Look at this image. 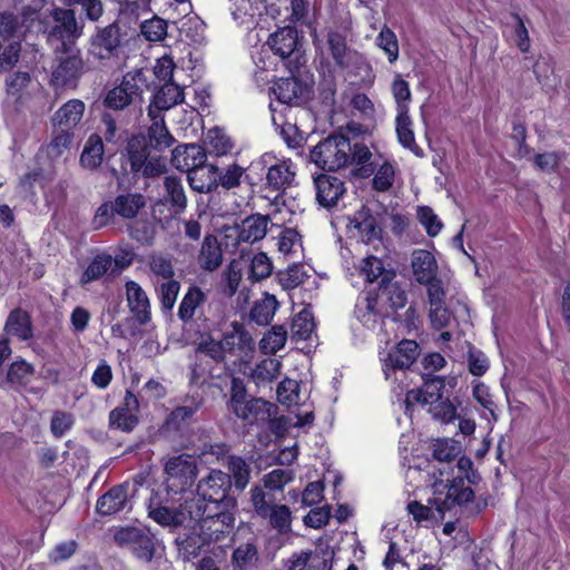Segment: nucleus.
<instances>
[{"mask_svg":"<svg viewBox=\"0 0 570 570\" xmlns=\"http://www.w3.org/2000/svg\"><path fill=\"white\" fill-rule=\"evenodd\" d=\"M190 520L195 522L193 532L184 539H178L179 552L184 560L195 558L202 548L210 542L220 540L233 529L234 518L226 512V508H219L218 513L210 512V509L203 508L197 503L195 508L187 505Z\"/></svg>","mask_w":570,"mask_h":570,"instance_id":"f257e3e1","label":"nucleus"},{"mask_svg":"<svg viewBox=\"0 0 570 570\" xmlns=\"http://www.w3.org/2000/svg\"><path fill=\"white\" fill-rule=\"evenodd\" d=\"M372 153L364 144L355 142L342 135L330 136L311 151V159L326 170H338L348 165L362 166L370 161Z\"/></svg>","mask_w":570,"mask_h":570,"instance_id":"f03ea898","label":"nucleus"},{"mask_svg":"<svg viewBox=\"0 0 570 570\" xmlns=\"http://www.w3.org/2000/svg\"><path fill=\"white\" fill-rule=\"evenodd\" d=\"M255 169L265 173L267 185L273 188L272 193L279 196V190L291 187L296 176L294 163L273 153L263 154L256 160Z\"/></svg>","mask_w":570,"mask_h":570,"instance_id":"7ed1b4c3","label":"nucleus"},{"mask_svg":"<svg viewBox=\"0 0 570 570\" xmlns=\"http://www.w3.org/2000/svg\"><path fill=\"white\" fill-rule=\"evenodd\" d=\"M230 476L219 470H212L197 485L198 499H194L187 505L202 504L210 509V512L218 513L219 508H226L225 499L230 488Z\"/></svg>","mask_w":570,"mask_h":570,"instance_id":"20e7f679","label":"nucleus"},{"mask_svg":"<svg viewBox=\"0 0 570 570\" xmlns=\"http://www.w3.org/2000/svg\"><path fill=\"white\" fill-rule=\"evenodd\" d=\"M253 207L265 210L264 214H252V242L259 240L265 237L267 233L268 222L273 226H281L285 219L282 216L286 213L283 197L276 195H256L254 198Z\"/></svg>","mask_w":570,"mask_h":570,"instance_id":"39448f33","label":"nucleus"},{"mask_svg":"<svg viewBox=\"0 0 570 570\" xmlns=\"http://www.w3.org/2000/svg\"><path fill=\"white\" fill-rule=\"evenodd\" d=\"M433 497L429 502L439 513L451 509L454 504H463L473 499V491L465 487L462 480L450 483L449 478L435 480L432 483Z\"/></svg>","mask_w":570,"mask_h":570,"instance_id":"423d86ee","label":"nucleus"},{"mask_svg":"<svg viewBox=\"0 0 570 570\" xmlns=\"http://www.w3.org/2000/svg\"><path fill=\"white\" fill-rule=\"evenodd\" d=\"M233 331L225 334L223 341H216L210 336H202L197 351L206 354L216 362L223 361L226 352L235 348L245 350L248 344L247 334L243 323L233 322Z\"/></svg>","mask_w":570,"mask_h":570,"instance_id":"0eeeda50","label":"nucleus"},{"mask_svg":"<svg viewBox=\"0 0 570 570\" xmlns=\"http://www.w3.org/2000/svg\"><path fill=\"white\" fill-rule=\"evenodd\" d=\"M55 24L48 32V40L60 42L56 51L76 49L75 41L82 35V27L78 24L75 12L70 9H57L53 12Z\"/></svg>","mask_w":570,"mask_h":570,"instance_id":"6e6552de","label":"nucleus"},{"mask_svg":"<svg viewBox=\"0 0 570 570\" xmlns=\"http://www.w3.org/2000/svg\"><path fill=\"white\" fill-rule=\"evenodd\" d=\"M167 488L173 492H183L195 481L197 466L193 456L180 454L169 458L165 465Z\"/></svg>","mask_w":570,"mask_h":570,"instance_id":"1a4fd4ad","label":"nucleus"},{"mask_svg":"<svg viewBox=\"0 0 570 570\" xmlns=\"http://www.w3.org/2000/svg\"><path fill=\"white\" fill-rule=\"evenodd\" d=\"M61 56L57 58V65L51 72L50 83L59 89L76 87L82 69L83 61L78 49L60 50Z\"/></svg>","mask_w":570,"mask_h":570,"instance_id":"9d476101","label":"nucleus"},{"mask_svg":"<svg viewBox=\"0 0 570 570\" xmlns=\"http://www.w3.org/2000/svg\"><path fill=\"white\" fill-rule=\"evenodd\" d=\"M120 42L119 27L111 23L98 29L91 37L88 52L96 60L109 61L118 57Z\"/></svg>","mask_w":570,"mask_h":570,"instance_id":"9b49d317","label":"nucleus"},{"mask_svg":"<svg viewBox=\"0 0 570 570\" xmlns=\"http://www.w3.org/2000/svg\"><path fill=\"white\" fill-rule=\"evenodd\" d=\"M420 355V347L415 341H401L387 356L382 360L385 379H391L392 372L409 368Z\"/></svg>","mask_w":570,"mask_h":570,"instance_id":"f8f14e48","label":"nucleus"},{"mask_svg":"<svg viewBox=\"0 0 570 570\" xmlns=\"http://www.w3.org/2000/svg\"><path fill=\"white\" fill-rule=\"evenodd\" d=\"M443 390L444 381L435 376L425 381L422 389L409 391L404 400L406 413L411 412L416 405L425 407L426 410L433 406L443 397Z\"/></svg>","mask_w":570,"mask_h":570,"instance_id":"ddd939ff","label":"nucleus"},{"mask_svg":"<svg viewBox=\"0 0 570 570\" xmlns=\"http://www.w3.org/2000/svg\"><path fill=\"white\" fill-rule=\"evenodd\" d=\"M346 229L351 237L360 238L363 243L379 239L381 233L376 218L364 206L347 218Z\"/></svg>","mask_w":570,"mask_h":570,"instance_id":"4468645a","label":"nucleus"},{"mask_svg":"<svg viewBox=\"0 0 570 570\" xmlns=\"http://www.w3.org/2000/svg\"><path fill=\"white\" fill-rule=\"evenodd\" d=\"M272 92L282 104L301 105L308 99L311 88L296 77H289L277 80L272 87Z\"/></svg>","mask_w":570,"mask_h":570,"instance_id":"2eb2a0df","label":"nucleus"},{"mask_svg":"<svg viewBox=\"0 0 570 570\" xmlns=\"http://www.w3.org/2000/svg\"><path fill=\"white\" fill-rule=\"evenodd\" d=\"M138 399L131 392L127 391L124 403L110 412V425L125 432L131 431L138 423Z\"/></svg>","mask_w":570,"mask_h":570,"instance_id":"dca6fc26","label":"nucleus"},{"mask_svg":"<svg viewBox=\"0 0 570 570\" xmlns=\"http://www.w3.org/2000/svg\"><path fill=\"white\" fill-rule=\"evenodd\" d=\"M206 161L207 153L196 144L179 145L171 153V164L180 171L188 173Z\"/></svg>","mask_w":570,"mask_h":570,"instance_id":"f3484780","label":"nucleus"},{"mask_svg":"<svg viewBox=\"0 0 570 570\" xmlns=\"http://www.w3.org/2000/svg\"><path fill=\"white\" fill-rule=\"evenodd\" d=\"M317 202L326 207H333L337 200L344 195V183L334 176L320 175L314 179Z\"/></svg>","mask_w":570,"mask_h":570,"instance_id":"a211bd4d","label":"nucleus"},{"mask_svg":"<svg viewBox=\"0 0 570 570\" xmlns=\"http://www.w3.org/2000/svg\"><path fill=\"white\" fill-rule=\"evenodd\" d=\"M138 91L139 87L134 78L124 77L120 85L107 91L104 106L112 110H122L132 102Z\"/></svg>","mask_w":570,"mask_h":570,"instance_id":"6ab92c4d","label":"nucleus"},{"mask_svg":"<svg viewBox=\"0 0 570 570\" xmlns=\"http://www.w3.org/2000/svg\"><path fill=\"white\" fill-rule=\"evenodd\" d=\"M125 287L130 312L139 324L148 323L150 321V302L146 292L135 281H128Z\"/></svg>","mask_w":570,"mask_h":570,"instance_id":"aec40b11","label":"nucleus"},{"mask_svg":"<svg viewBox=\"0 0 570 570\" xmlns=\"http://www.w3.org/2000/svg\"><path fill=\"white\" fill-rule=\"evenodd\" d=\"M386 299L394 309H399L406 304V293L395 283H385V277L380 282L379 295L376 298L367 297V309L375 314H381L379 301Z\"/></svg>","mask_w":570,"mask_h":570,"instance_id":"412c9836","label":"nucleus"},{"mask_svg":"<svg viewBox=\"0 0 570 570\" xmlns=\"http://www.w3.org/2000/svg\"><path fill=\"white\" fill-rule=\"evenodd\" d=\"M27 31L24 16L9 11L0 12V50L4 42H21Z\"/></svg>","mask_w":570,"mask_h":570,"instance_id":"4be33fe9","label":"nucleus"},{"mask_svg":"<svg viewBox=\"0 0 570 570\" xmlns=\"http://www.w3.org/2000/svg\"><path fill=\"white\" fill-rule=\"evenodd\" d=\"M85 102L80 99H70L63 104L52 116V125L70 131L81 120L85 114Z\"/></svg>","mask_w":570,"mask_h":570,"instance_id":"5701e85b","label":"nucleus"},{"mask_svg":"<svg viewBox=\"0 0 570 570\" xmlns=\"http://www.w3.org/2000/svg\"><path fill=\"white\" fill-rule=\"evenodd\" d=\"M183 89L174 82H166L154 95L148 108V116H154V112L161 114V111L170 109L171 107L183 102Z\"/></svg>","mask_w":570,"mask_h":570,"instance_id":"b1692460","label":"nucleus"},{"mask_svg":"<svg viewBox=\"0 0 570 570\" xmlns=\"http://www.w3.org/2000/svg\"><path fill=\"white\" fill-rule=\"evenodd\" d=\"M412 272L417 283L425 284L435 279L438 264L432 253L425 249H416L411 259Z\"/></svg>","mask_w":570,"mask_h":570,"instance_id":"393cba45","label":"nucleus"},{"mask_svg":"<svg viewBox=\"0 0 570 570\" xmlns=\"http://www.w3.org/2000/svg\"><path fill=\"white\" fill-rule=\"evenodd\" d=\"M128 504L127 487L116 485L97 500L96 511L101 515H114Z\"/></svg>","mask_w":570,"mask_h":570,"instance_id":"a878e982","label":"nucleus"},{"mask_svg":"<svg viewBox=\"0 0 570 570\" xmlns=\"http://www.w3.org/2000/svg\"><path fill=\"white\" fill-rule=\"evenodd\" d=\"M217 167L213 165H199L187 173L191 189L198 193H209L217 186Z\"/></svg>","mask_w":570,"mask_h":570,"instance_id":"bb28decb","label":"nucleus"},{"mask_svg":"<svg viewBox=\"0 0 570 570\" xmlns=\"http://www.w3.org/2000/svg\"><path fill=\"white\" fill-rule=\"evenodd\" d=\"M268 46L281 58L291 56L297 46V30L293 27H284L271 35Z\"/></svg>","mask_w":570,"mask_h":570,"instance_id":"cd10ccee","label":"nucleus"},{"mask_svg":"<svg viewBox=\"0 0 570 570\" xmlns=\"http://www.w3.org/2000/svg\"><path fill=\"white\" fill-rule=\"evenodd\" d=\"M115 212L124 219H135L139 212L145 208L146 199L139 193L119 194L115 199Z\"/></svg>","mask_w":570,"mask_h":570,"instance_id":"c85d7f7f","label":"nucleus"},{"mask_svg":"<svg viewBox=\"0 0 570 570\" xmlns=\"http://www.w3.org/2000/svg\"><path fill=\"white\" fill-rule=\"evenodd\" d=\"M112 268V256L106 253L96 255L86 269L82 272L79 284L85 286L89 283L102 278L108 273L111 274Z\"/></svg>","mask_w":570,"mask_h":570,"instance_id":"c756f323","label":"nucleus"},{"mask_svg":"<svg viewBox=\"0 0 570 570\" xmlns=\"http://www.w3.org/2000/svg\"><path fill=\"white\" fill-rule=\"evenodd\" d=\"M396 134L399 142L410 149L414 155H422L421 148L415 142L413 124L409 116V111L397 112L395 118Z\"/></svg>","mask_w":570,"mask_h":570,"instance_id":"7c9ffc66","label":"nucleus"},{"mask_svg":"<svg viewBox=\"0 0 570 570\" xmlns=\"http://www.w3.org/2000/svg\"><path fill=\"white\" fill-rule=\"evenodd\" d=\"M223 261V253L215 236L208 235L204 238L199 254V262L207 271L216 269Z\"/></svg>","mask_w":570,"mask_h":570,"instance_id":"2f4dec72","label":"nucleus"},{"mask_svg":"<svg viewBox=\"0 0 570 570\" xmlns=\"http://www.w3.org/2000/svg\"><path fill=\"white\" fill-rule=\"evenodd\" d=\"M6 332L22 341L29 340L32 335L29 315L21 309L12 311L6 323Z\"/></svg>","mask_w":570,"mask_h":570,"instance_id":"473e14b6","label":"nucleus"},{"mask_svg":"<svg viewBox=\"0 0 570 570\" xmlns=\"http://www.w3.org/2000/svg\"><path fill=\"white\" fill-rule=\"evenodd\" d=\"M230 410L240 419L249 416V401L247 400V389L245 383L234 377L230 389Z\"/></svg>","mask_w":570,"mask_h":570,"instance_id":"72a5a7b5","label":"nucleus"},{"mask_svg":"<svg viewBox=\"0 0 570 570\" xmlns=\"http://www.w3.org/2000/svg\"><path fill=\"white\" fill-rule=\"evenodd\" d=\"M104 142L100 136L91 135L81 153L80 164L88 169H96L102 163Z\"/></svg>","mask_w":570,"mask_h":570,"instance_id":"f704fd0d","label":"nucleus"},{"mask_svg":"<svg viewBox=\"0 0 570 570\" xmlns=\"http://www.w3.org/2000/svg\"><path fill=\"white\" fill-rule=\"evenodd\" d=\"M151 125L148 130L150 144L156 148L169 147L174 142V137L167 129L164 118L160 112H154V116H149Z\"/></svg>","mask_w":570,"mask_h":570,"instance_id":"c9c22d12","label":"nucleus"},{"mask_svg":"<svg viewBox=\"0 0 570 570\" xmlns=\"http://www.w3.org/2000/svg\"><path fill=\"white\" fill-rule=\"evenodd\" d=\"M277 308L278 302L276 297L271 294H264L252 307V321L258 324H269Z\"/></svg>","mask_w":570,"mask_h":570,"instance_id":"e433bc0d","label":"nucleus"},{"mask_svg":"<svg viewBox=\"0 0 570 570\" xmlns=\"http://www.w3.org/2000/svg\"><path fill=\"white\" fill-rule=\"evenodd\" d=\"M204 141L207 145L208 153L215 156L227 155L233 148L229 137L220 128L209 129Z\"/></svg>","mask_w":570,"mask_h":570,"instance_id":"4c0bfd02","label":"nucleus"},{"mask_svg":"<svg viewBox=\"0 0 570 570\" xmlns=\"http://www.w3.org/2000/svg\"><path fill=\"white\" fill-rule=\"evenodd\" d=\"M146 264L150 273L165 281L171 279L175 275L171 258L161 253H151L146 257Z\"/></svg>","mask_w":570,"mask_h":570,"instance_id":"58836bf2","label":"nucleus"},{"mask_svg":"<svg viewBox=\"0 0 570 570\" xmlns=\"http://www.w3.org/2000/svg\"><path fill=\"white\" fill-rule=\"evenodd\" d=\"M282 363L276 358H265L252 371V380L257 384L269 383L278 377Z\"/></svg>","mask_w":570,"mask_h":570,"instance_id":"ea45409f","label":"nucleus"},{"mask_svg":"<svg viewBox=\"0 0 570 570\" xmlns=\"http://www.w3.org/2000/svg\"><path fill=\"white\" fill-rule=\"evenodd\" d=\"M277 406L268 401H264L263 399L252 400V415H255L256 421H267L271 423L273 430L278 432V424L284 417L276 420Z\"/></svg>","mask_w":570,"mask_h":570,"instance_id":"a19ab883","label":"nucleus"},{"mask_svg":"<svg viewBox=\"0 0 570 570\" xmlns=\"http://www.w3.org/2000/svg\"><path fill=\"white\" fill-rule=\"evenodd\" d=\"M287 332L283 325L273 326L259 342V347L265 354H274L284 347Z\"/></svg>","mask_w":570,"mask_h":570,"instance_id":"79ce46f5","label":"nucleus"},{"mask_svg":"<svg viewBox=\"0 0 570 570\" xmlns=\"http://www.w3.org/2000/svg\"><path fill=\"white\" fill-rule=\"evenodd\" d=\"M357 272L366 283H374L379 281L380 277H382V279L384 277L386 278L383 262L373 255L366 256L361 261Z\"/></svg>","mask_w":570,"mask_h":570,"instance_id":"37998d69","label":"nucleus"},{"mask_svg":"<svg viewBox=\"0 0 570 570\" xmlns=\"http://www.w3.org/2000/svg\"><path fill=\"white\" fill-rule=\"evenodd\" d=\"M167 193V200L176 208V213H180L186 208L187 198L180 179L175 176H168L164 181Z\"/></svg>","mask_w":570,"mask_h":570,"instance_id":"c03bdc74","label":"nucleus"},{"mask_svg":"<svg viewBox=\"0 0 570 570\" xmlns=\"http://www.w3.org/2000/svg\"><path fill=\"white\" fill-rule=\"evenodd\" d=\"M277 401L287 407L301 403L299 384L295 380L284 379L276 390Z\"/></svg>","mask_w":570,"mask_h":570,"instance_id":"a18cd8bd","label":"nucleus"},{"mask_svg":"<svg viewBox=\"0 0 570 570\" xmlns=\"http://www.w3.org/2000/svg\"><path fill=\"white\" fill-rule=\"evenodd\" d=\"M376 46L382 49L387 60L393 63L399 59V41L397 37L389 27L384 26L375 40Z\"/></svg>","mask_w":570,"mask_h":570,"instance_id":"49530a36","label":"nucleus"},{"mask_svg":"<svg viewBox=\"0 0 570 570\" xmlns=\"http://www.w3.org/2000/svg\"><path fill=\"white\" fill-rule=\"evenodd\" d=\"M149 517L163 527H177L185 521V513L183 511L167 507L151 509Z\"/></svg>","mask_w":570,"mask_h":570,"instance_id":"de8ad7c7","label":"nucleus"},{"mask_svg":"<svg viewBox=\"0 0 570 570\" xmlns=\"http://www.w3.org/2000/svg\"><path fill=\"white\" fill-rule=\"evenodd\" d=\"M277 246L284 256H296L302 250L301 236L295 229L286 228L279 234Z\"/></svg>","mask_w":570,"mask_h":570,"instance_id":"09e8293b","label":"nucleus"},{"mask_svg":"<svg viewBox=\"0 0 570 570\" xmlns=\"http://www.w3.org/2000/svg\"><path fill=\"white\" fill-rule=\"evenodd\" d=\"M461 453L460 442L452 439H439L433 443V456L440 462H451Z\"/></svg>","mask_w":570,"mask_h":570,"instance_id":"8fccbe9b","label":"nucleus"},{"mask_svg":"<svg viewBox=\"0 0 570 570\" xmlns=\"http://www.w3.org/2000/svg\"><path fill=\"white\" fill-rule=\"evenodd\" d=\"M327 43L335 62L341 67H345L348 60L345 37L338 31H330L327 35Z\"/></svg>","mask_w":570,"mask_h":570,"instance_id":"3c124183","label":"nucleus"},{"mask_svg":"<svg viewBox=\"0 0 570 570\" xmlns=\"http://www.w3.org/2000/svg\"><path fill=\"white\" fill-rule=\"evenodd\" d=\"M35 368L28 362L20 360L13 362L7 373V381L13 385H26L30 382Z\"/></svg>","mask_w":570,"mask_h":570,"instance_id":"603ef678","label":"nucleus"},{"mask_svg":"<svg viewBox=\"0 0 570 570\" xmlns=\"http://www.w3.org/2000/svg\"><path fill=\"white\" fill-rule=\"evenodd\" d=\"M416 217L430 237H435L443 228L441 219L429 206L417 207Z\"/></svg>","mask_w":570,"mask_h":570,"instance_id":"864d4df0","label":"nucleus"},{"mask_svg":"<svg viewBox=\"0 0 570 570\" xmlns=\"http://www.w3.org/2000/svg\"><path fill=\"white\" fill-rule=\"evenodd\" d=\"M131 550L138 559L145 562L151 561L156 550L155 537L144 529Z\"/></svg>","mask_w":570,"mask_h":570,"instance_id":"5fc2aeb1","label":"nucleus"},{"mask_svg":"<svg viewBox=\"0 0 570 570\" xmlns=\"http://www.w3.org/2000/svg\"><path fill=\"white\" fill-rule=\"evenodd\" d=\"M392 95L396 104L397 112L409 111L411 90L409 82L396 75L391 86Z\"/></svg>","mask_w":570,"mask_h":570,"instance_id":"6e6d98bb","label":"nucleus"},{"mask_svg":"<svg viewBox=\"0 0 570 570\" xmlns=\"http://www.w3.org/2000/svg\"><path fill=\"white\" fill-rule=\"evenodd\" d=\"M179 289V282L173 278L165 281L156 287L158 298L160 299L164 309L170 311L174 307Z\"/></svg>","mask_w":570,"mask_h":570,"instance_id":"4d7b16f0","label":"nucleus"},{"mask_svg":"<svg viewBox=\"0 0 570 570\" xmlns=\"http://www.w3.org/2000/svg\"><path fill=\"white\" fill-rule=\"evenodd\" d=\"M203 293L198 288H189L183 297L179 308L178 316L181 321L186 322L193 318L196 307L200 304Z\"/></svg>","mask_w":570,"mask_h":570,"instance_id":"13d9d810","label":"nucleus"},{"mask_svg":"<svg viewBox=\"0 0 570 570\" xmlns=\"http://www.w3.org/2000/svg\"><path fill=\"white\" fill-rule=\"evenodd\" d=\"M72 138L73 134L71 131L65 129L58 131L46 147L48 157L51 159L60 157L66 150L69 149L72 142Z\"/></svg>","mask_w":570,"mask_h":570,"instance_id":"bf43d9fd","label":"nucleus"},{"mask_svg":"<svg viewBox=\"0 0 570 570\" xmlns=\"http://www.w3.org/2000/svg\"><path fill=\"white\" fill-rule=\"evenodd\" d=\"M394 179V165L389 161H384L374 174L372 180L373 188L377 191H386L393 186Z\"/></svg>","mask_w":570,"mask_h":570,"instance_id":"052dcab7","label":"nucleus"},{"mask_svg":"<svg viewBox=\"0 0 570 570\" xmlns=\"http://www.w3.org/2000/svg\"><path fill=\"white\" fill-rule=\"evenodd\" d=\"M140 32L149 41H160L167 35V22L161 18L154 17L141 23Z\"/></svg>","mask_w":570,"mask_h":570,"instance_id":"680f3d73","label":"nucleus"},{"mask_svg":"<svg viewBox=\"0 0 570 570\" xmlns=\"http://www.w3.org/2000/svg\"><path fill=\"white\" fill-rule=\"evenodd\" d=\"M273 269V263L267 254L259 252L252 257V282L269 277Z\"/></svg>","mask_w":570,"mask_h":570,"instance_id":"e2e57ef3","label":"nucleus"},{"mask_svg":"<svg viewBox=\"0 0 570 570\" xmlns=\"http://www.w3.org/2000/svg\"><path fill=\"white\" fill-rule=\"evenodd\" d=\"M248 219V217L244 218L240 223H235L226 228L225 237L228 240L227 245L239 247L243 243L249 240Z\"/></svg>","mask_w":570,"mask_h":570,"instance_id":"0e129e2a","label":"nucleus"},{"mask_svg":"<svg viewBox=\"0 0 570 570\" xmlns=\"http://www.w3.org/2000/svg\"><path fill=\"white\" fill-rule=\"evenodd\" d=\"M473 397L481 406H483L489 412L491 419H493L494 421L498 420L495 402L493 401V397L490 393V389L485 384L481 382L474 384Z\"/></svg>","mask_w":570,"mask_h":570,"instance_id":"69168bd1","label":"nucleus"},{"mask_svg":"<svg viewBox=\"0 0 570 570\" xmlns=\"http://www.w3.org/2000/svg\"><path fill=\"white\" fill-rule=\"evenodd\" d=\"M428 412L435 419H439L445 423L452 422L456 416V407L448 399L442 397L433 406L428 409Z\"/></svg>","mask_w":570,"mask_h":570,"instance_id":"338daca9","label":"nucleus"},{"mask_svg":"<svg viewBox=\"0 0 570 570\" xmlns=\"http://www.w3.org/2000/svg\"><path fill=\"white\" fill-rule=\"evenodd\" d=\"M307 276L304 267L297 264L289 266L284 273L281 274V284L286 289H294L304 283Z\"/></svg>","mask_w":570,"mask_h":570,"instance_id":"774afa93","label":"nucleus"}]
</instances>
